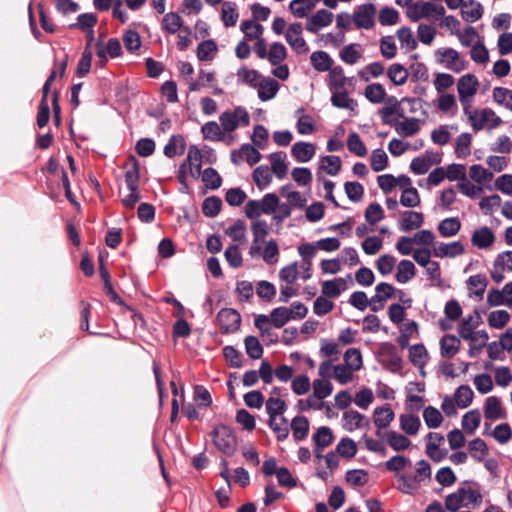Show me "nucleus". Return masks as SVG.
<instances>
[{"instance_id":"nucleus-1","label":"nucleus","mask_w":512,"mask_h":512,"mask_svg":"<svg viewBox=\"0 0 512 512\" xmlns=\"http://www.w3.org/2000/svg\"><path fill=\"white\" fill-rule=\"evenodd\" d=\"M125 167V183L130 193L122 200L126 208H134L135 204L141 199L138 191V182L140 179V164L137 158L133 155L129 157Z\"/></svg>"},{"instance_id":"nucleus-2","label":"nucleus","mask_w":512,"mask_h":512,"mask_svg":"<svg viewBox=\"0 0 512 512\" xmlns=\"http://www.w3.org/2000/svg\"><path fill=\"white\" fill-rule=\"evenodd\" d=\"M286 410L287 405L285 401L278 397L271 396L266 401V412L269 415L268 426L276 434V438L280 442L287 439L289 435V427L281 426L276 422V418L278 415L284 414Z\"/></svg>"},{"instance_id":"nucleus-3","label":"nucleus","mask_w":512,"mask_h":512,"mask_svg":"<svg viewBox=\"0 0 512 512\" xmlns=\"http://www.w3.org/2000/svg\"><path fill=\"white\" fill-rule=\"evenodd\" d=\"M212 440L217 449L226 456H232L237 450V438L233 430L220 424L212 430Z\"/></svg>"},{"instance_id":"nucleus-4","label":"nucleus","mask_w":512,"mask_h":512,"mask_svg":"<svg viewBox=\"0 0 512 512\" xmlns=\"http://www.w3.org/2000/svg\"><path fill=\"white\" fill-rule=\"evenodd\" d=\"M445 8L442 5H437L432 2H416L412 3L407 8V17L412 22H418L422 18H427L435 14L436 19H440L445 15Z\"/></svg>"},{"instance_id":"nucleus-5","label":"nucleus","mask_w":512,"mask_h":512,"mask_svg":"<svg viewBox=\"0 0 512 512\" xmlns=\"http://www.w3.org/2000/svg\"><path fill=\"white\" fill-rule=\"evenodd\" d=\"M220 124L224 132H232L239 125L248 126L250 123V117L247 110L241 106H238L234 111H225L219 117Z\"/></svg>"},{"instance_id":"nucleus-6","label":"nucleus","mask_w":512,"mask_h":512,"mask_svg":"<svg viewBox=\"0 0 512 512\" xmlns=\"http://www.w3.org/2000/svg\"><path fill=\"white\" fill-rule=\"evenodd\" d=\"M469 122L475 131L482 130L485 123H489L488 129L492 130L502 123V119L497 116L491 108H484L480 111L474 110L473 113H470Z\"/></svg>"},{"instance_id":"nucleus-7","label":"nucleus","mask_w":512,"mask_h":512,"mask_svg":"<svg viewBox=\"0 0 512 512\" xmlns=\"http://www.w3.org/2000/svg\"><path fill=\"white\" fill-rule=\"evenodd\" d=\"M222 334H233L240 329L241 315L233 308L221 309L216 317Z\"/></svg>"},{"instance_id":"nucleus-8","label":"nucleus","mask_w":512,"mask_h":512,"mask_svg":"<svg viewBox=\"0 0 512 512\" xmlns=\"http://www.w3.org/2000/svg\"><path fill=\"white\" fill-rule=\"evenodd\" d=\"M376 6L374 3H365L355 8L353 13V22L358 29H372L375 25L374 15Z\"/></svg>"},{"instance_id":"nucleus-9","label":"nucleus","mask_w":512,"mask_h":512,"mask_svg":"<svg viewBox=\"0 0 512 512\" xmlns=\"http://www.w3.org/2000/svg\"><path fill=\"white\" fill-rule=\"evenodd\" d=\"M396 292L393 285L387 282H380L375 287V295L370 299V309L372 312H378L383 308V302L391 298Z\"/></svg>"},{"instance_id":"nucleus-10","label":"nucleus","mask_w":512,"mask_h":512,"mask_svg":"<svg viewBox=\"0 0 512 512\" xmlns=\"http://www.w3.org/2000/svg\"><path fill=\"white\" fill-rule=\"evenodd\" d=\"M424 223V215L421 212L405 210L402 212V219L398 222V229L402 232H410L419 228Z\"/></svg>"},{"instance_id":"nucleus-11","label":"nucleus","mask_w":512,"mask_h":512,"mask_svg":"<svg viewBox=\"0 0 512 512\" xmlns=\"http://www.w3.org/2000/svg\"><path fill=\"white\" fill-rule=\"evenodd\" d=\"M315 154V146L312 143L298 141L291 148V155L299 163L309 162Z\"/></svg>"},{"instance_id":"nucleus-12","label":"nucleus","mask_w":512,"mask_h":512,"mask_svg":"<svg viewBox=\"0 0 512 512\" xmlns=\"http://www.w3.org/2000/svg\"><path fill=\"white\" fill-rule=\"evenodd\" d=\"M441 161V154H436L435 159H431L429 156H418L412 159L410 170L416 175H424L429 171L432 165L440 164Z\"/></svg>"},{"instance_id":"nucleus-13","label":"nucleus","mask_w":512,"mask_h":512,"mask_svg":"<svg viewBox=\"0 0 512 512\" xmlns=\"http://www.w3.org/2000/svg\"><path fill=\"white\" fill-rule=\"evenodd\" d=\"M286 157L287 155L283 151L273 152L268 156L271 162V173H274L279 180L284 179L288 173Z\"/></svg>"},{"instance_id":"nucleus-14","label":"nucleus","mask_w":512,"mask_h":512,"mask_svg":"<svg viewBox=\"0 0 512 512\" xmlns=\"http://www.w3.org/2000/svg\"><path fill=\"white\" fill-rule=\"evenodd\" d=\"M479 82L475 75L466 74L462 76L457 83L459 100L463 101L465 96H474L477 93Z\"/></svg>"},{"instance_id":"nucleus-15","label":"nucleus","mask_w":512,"mask_h":512,"mask_svg":"<svg viewBox=\"0 0 512 512\" xmlns=\"http://www.w3.org/2000/svg\"><path fill=\"white\" fill-rule=\"evenodd\" d=\"M343 420L345 421L344 428L347 431H353L370 425V420L360 412L356 410H348L343 414Z\"/></svg>"},{"instance_id":"nucleus-16","label":"nucleus","mask_w":512,"mask_h":512,"mask_svg":"<svg viewBox=\"0 0 512 512\" xmlns=\"http://www.w3.org/2000/svg\"><path fill=\"white\" fill-rule=\"evenodd\" d=\"M382 122L389 126H396L398 124L397 118H405V111L401 104L394 106H384L378 111Z\"/></svg>"},{"instance_id":"nucleus-17","label":"nucleus","mask_w":512,"mask_h":512,"mask_svg":"<svg viewBox=\"0 0 512 512\" xmlns=\"http://www.w3.org/2000/svg\"><path fill=\"white\" fill-rule=\"evenodd\" d=\"M465 251L464 245L460 241H453L445 244L441 243L438 247L434 248L433 255L435 257H451L462 255Z\"/></svg>"},{"instance_id":"nucleus-18","label":"nucleus","mask_w":512,"mask_h":512,"mask_svg":"<svg viewBox=\"0 0 512 512\" xmlns=\"http://www.w3.org/2000/svg\"><path fill=\"white\" fill-rule=\"evenodd\" d=\"M471 241L479 249H487L494 243L495 235L489 227L484 226L474 231Z\"/></svg>"},{"instance_id":"nucleus-19","label":"nucleus","mask_w":512,"mask_h":512,"mask_svg":"<svg viewBox=\"0 0 512 512\" xmlns=\"http://www.w3.org/2000/svg\"><path fill=\"white\" fill-rule=\"evenodd\" d=\"M279 88L280 85L275 79L266 77L259 83L258 97L263 102L269 101L276 96Z\"/></svg>"},{"instance_id":"nucleus-20","label":"nucleus","mask_w":512,"mask_h":512,"mask_svg":"<svg viewBox=\"0 0 512 512\" xmlns=\"http://www.w3.org/2000/svg\"><path fill=\"white\" fill-rule=\"evenodd\" d=\"M460 340L452 334H445L440 339V354L445 358H452L455 356L460 348Z\"/></svg>"},{"instance_id":"nucleus-21","label":"nucleus","mask_w":512,"mask_h":512,"mask_svg":"<svg viewBox=\"0 0 512 512\" xmlns=\"http://www.w3.org/2000/svg\"><path fill=\"white\" fill-rule=\"evenodd\" d=\"M484 417L487 420H498L505 417L501 401L496 396H489L484 402Z\"/></svg>"},{"instance_id":"nucleus-22","label":"nucleus","mask_w":512,"mask_h":512,"mask_svg":"<svg viewBox=\"0 0 512 512\" xmlns=\"http://www.w3.org/2000/svg\"><path fill=\"white\" fill-rule=\"evenodd\" d=\"M394 418V411L388 404L383 407H376L373 413V422L379 429L387 428Z\"/></svg>"},{"instance_id":"nucleus-23","label":"nucleus","mask_w":512,"mask_h":512,"mask_svg":"<svg viewBox=\"0 0 512 512\" xmlns=\"http://www.w3.org/2000/svg\"><path fill=\"white\" fill-rule=\"evenodd\" d=\"M396 477L401 482L397 486V490L406 495H413L418 485L422 482V478L412 474L406 475L404 473H398Z\"/></svg>"},{"instance_id":"nucleus-24","label":"nucleus","mask_w":512,"mask_h":512,"mask_svg":"<svg viewBox=\"0 0 512 512\" xmlns=\"http://www.w3.org/2000/svg\"><path fill=\"white\" fill-rule=\"evenodd\" d=\"M290 427L295 441L300 442L307 438L309 434V421L307 417L303 415L295 416L291 421Z\"/></svg>"},{"instance_id":"nucleus-25","label":"nucleus","mask_w":512,"mask_h":512,"mask_svg":"<svg viewBox=\"0 0 512 512\" xmlns=\"http://www.w3.org/2000/svg\"><path fill=\"white\" fill-rule=\"evenodd\" d=\"M330 101L334 107L340 109L353 111L357 107L356 100L350 98L346 90L339 91V89H336V91L332 93Z\"/></svg>"},{"instance_id":"nucleus-26","label":"nucleus","mask_w":512,"mask_h":512,"mask_svg":"<svg viewBox=\"0 0 512 512\" xmlns=\"http://www.w3.org/2000/svg\"><path fill=\"white\" fill-rule=\"evenodd\" d=\"M313 68L318 72L329 71L333 67V59L326 51H315L310 56Z\"/></svg>"},{"instance_id":"nucleus-27","label":"nucleus","mask_w":512,"mask_h":512,"mask_svg":"<svg viewBox=\"0 0 512 512\" xmlns=\"http://www.w3.org/2000/svg\"><path fill=\"white\" fill-rule=\"evenodd\" d=\"M409 75V70L400 63H393L387 69V77L396 86L404 85Z\"/></svg>"},{"instance_id":"nucleus-28","label":"nucleus","mask_w":512,"mask_h":512,"mask_svg":"<svg viewBox=\"0 0 512 512\" xmlns=\"http://www.w3.org/2000/svg\"><path fill=\"white\" fill-rule=\"evenodd\" d=\"M416 274V268L411 260L403 259L399 262L395 279L398 283L409 282Z\"/></svg>"},{"instance_id":"nucleus-29","label":"nucleus","mask_w":512,"mask_h":512,"mask_svg":"<svg viewBox=\"0 0 512 512\" xmlns=\"http://www.w3.org/2000/svg\"><path fill=\"white\" fill-rule=\"evenodd\" d=\"M346 289V282L343 278H335L323 282L322 293L327 298H337Z\"/></svg>"},{"instance_id":"nucleus-30","label":"nucleus","mask_w":512,"mask_h":512,"mask_svg":"<svg viewBox=\"0 0 512 512\" xmlns=\"http://www.w3.org/2000/svg\"><path fill=\"white\" fill-rule=\"evenodd\" d=\"M97 56L102 59H106V54L111 58H117L122 54V47L120 41L117 38H110L107 41L106 48L102 47L101 43H97Z\"/></svg>"},{"instance_id":"nucleus-31","label":"nucleus","mask_w":512,"mask_h":512,"mask_svg":"<svg viewBox=\"0 0 512 512\" xmlns=\"http://www.w3.org/2000/svg\"><path fill=\"white\" fill-rule=\"evenodd\" d=\"M410 362L419 369H423L428 360V352L423 344H414L409 349Z\"/></svg>"},{"instance_id":"nucleus-32","label":"nucleus","mask_w":512,"mask_h":512,"mask_svg":"<svg viewBox=\"0 0 512 512\" xmlns=\"http://www.w3.org/2000/svg\"><path fill=\"white\" fill-rule=\"evenodd\" d=\"M468 5L473 6V8L470 10L462 9V19L470 23L476 22L483 16V6L476 0H468L463 3V8H466Z\"/></svg>"},{"instance_id":"nucleus-33","label":"nucleus","mask_w":512,"mask_h":512,"mask_svg":"<svg viewBox=\"0 0 512 512\" xmlns=\"http://www.w3.org/2000/svg\"><path fill=\"white\" fill-rule=\"evenodd\" d=\"M385 440L394 451H403L407 449L411 441L405 436L396 431H388L385 433Z\"/></svg>"},{"instance_id":"nucleus-34","label":"nucleus","mask_w":512,"mask_h":512,"mask_svg":"<svg viewBox=\"0 0 512 512\" xmlns=\"http://www.w3.org/2000/svg\"><path fill=\"white\" fill-rule=\"evenodd\" d=\"M292 313L289 308L285 306H280L274 308L270 313L271 323L275 328H282L293 318Z\"/></svg>"},{"instance_id":"nucleus-35","label":"nucleus","mask_w":512,"mask_h":512,"mask_svg":"<svg viewBox=\"0 0 512 512\" xmlns=\"http://www.w3.org/2000/svg\"><path fill=\"white\" fill-rule=\"evenodd\" d=\"M252 178L256 186L260 190H263L271 183L272 173L267 165H260L254 169L252 173Z\"/></svg>"},{"instance_id":"nucleus-36","label":"nucleus","mask_w":512,"mask_h":512,"mask_svg":"<svg viewBox=\"0 0 512 512\" xmlns=\"http://www.w3.org/2000/svg\"><path fill=\"white\" fill-rule=\"evenodd\" d=\"M329 83L330 90L343 88L349 79L344 75V69L341 66H334L329 70ZM353 78L350 79L352 81Z\"/></svg>"},{"instance_id":"nucleus-37","label":"nucleus","mask_w":512,"mask_h":512,"mask_svg":"<svg viewBox=\"0 0 512 512\" xmlns=\"http://www.w3.org/2000/svg\"><path fill=\"white\" fill-rule=\"evenodd\" d=\"M474 397V392L469 385H460L454 393L455 402L461 409L467 408L471 405Z\"/></svg>"},{"instance_id":"nucleus-38","label":"nucleus","mask_w":512,"mask_h":512,"mask_svg":"<svg viewBox=\"0 0 512 512\" xmlns=\"http://www.w3.org/2000/svg\"><path fill=\"white\" fill-rule=\"evenodd\" d=\"M364 95L369 102L379 104L384 102L386 90L382 84L372 83L366 86Z\"/></svg>"},{"instance_id":"nucleus-39","label":"nucleus","mask_w":512,"mask_h":512,"mask_svg":"<svg viewBox=\"0 0 512 512\" xmlns=\"http://www.w3.org/2000/svg\"><path fill=\"white\" fill-rule=\"evenodd\" d=\"M481 414L478 409H472L466 412L462 417V428L468 434H473L479 427Z\"/></svg>"},{"instance_id":"nucleus-40","label":"nucleus","mask_w":512,"mask_h":512,"mask_svg":"<svg viewBox=\"0 0 512 512\" xmlns=\"http://www.w3.org/2000/svg\"><path fill=\"white\" fill-rule=\"evenodd\" d=\"M400 428L407 434V435H415L417 434L421 422L418 416L414 414H402L400 415Z\"/></svg>"},{"instance_id":"nucleus-41","label":"nucleus","mask_w":512,"mask_h":512,"mask_svg":"<svg viewBox=\"0 0 512 512\" xmlns=\"http://www.w3.org/2000/svg\"><path fill=\"white\" fill-rule=\"evenodd\" d=\"M315 0H292L289 8L291 13L297 18H305L316 4Z\"/></svg>"},{"instance_id":"nucleus-42","label":"nucleus","mask_w":512,"mask_h":512,"mask_svg":"<svg viewBox=\"0 0 512 512\" xmlns=\"http://www.w3.org/2000/svg\"><path fill=\"white\" fill-rule=\"evenodd\" d=\"M239 13L237 11V5L231 1H225L222 5L221 19L226 27H232L236 25Z\"/></svg>"},{"instance_id":"nucleus-43","label":"nucleus","mask_w":512,"mask_h":512,"mask_svg":"<svg viewBox=\"0 0 512 512\" xmlns=\"http://www.w3.org/2000/svg\"><path fill=\"white\" fill-rule=\"evenodd\" d=\"M98 17L94 13H82L78 15L77 22L69 24V29H80L83 32L91 30L97 24Z\"/></svg>"},{"instance_id":"nucleus-44","label":"nucleus","mask_w":512,"mask_h":512,"mask_svg":"<svg viewBox=\"0 0 512 512\" xmlns=\"http://www.w3.org/2000/svg\"><path fill=\"white\" fill-rule=\"evenodd\" d=\"M238 82L245 83L252 88L259 87V79L261 78V74L254 69H248L247 67H241L237 71Z\"/></svg>"},{"instance_id":"nucleus-45","label":"nucleus","mask_w":512,"mask_h":512,"mask_svg":"<svg viewBox=\"0 0 512 512\" xmlns=\"http://www.w3.org/2000/svg\"><path fill=\"white\" fill-rule=\"evenodd\" d=\"M461 228V222L457 217H450L442 220L438 225V231L443 237L456 235Z\"/></svg>"},{"instance_id":"nucleus-46","label":"nucleus","mask_w":512,"mask_h":512,"mask_svg":"<svg viewBox=\"0 0 512 512\" xmlns=\"http://www.w3.org/2000/svg\"><path fill=\"white\" fill-rule=\"evenodd\" d=\"M222 208V200L218 196H209L202 203V213L209 218L216 217Z\"/></svg>"},{"instance_id":"nucleus-47","label":"nucleus","mask_w":512,"mask_h":512,"mask_svg":"<svg viewBox=\"0 0 512 512\" xmlns=\"http://www.w3.org/2000/svg\"><path fill=\"white\" fill-rule=\"evenodd\" d=\"M217 50V44L213 39L204 40L197 47V58L199 61H210Z\"/></svg>"},{"instance_id":"nucleus-48","label":"nucleus","mask_w":512,"mask_h":512,"mask_svg":"<svg viewBox=\"0 0 512 512\" xmlns=\"http://www.w3.org/2000/svg\"><path fill=\"white\" fill-rule=\"evenodd\" d=\"M312 440L316 446L326 448L332 444L334 436L329 427L321 426L313 434Z\"/></svg>"},{"instance_id":"nucleus-49","label":"nucleus","mask_w":512,"mask_h":512,"mask_svg":"<svg viewBox=\"0 0 512 512\" xmlns=\"http://www.w3.org/2000/svg\"><path fill=\"white\" fill-rule=\"evenodd\" d=\"M468 447L471 452V457L477 462H482L484 457L489 453L486 442L481 438L471 440Z\"/></svg>"},{"instance_id":"nucleus-50","label":"nucleus","mask_w":512,"mask_h":512,"mask_svg":"<svg viewBox=\"0 0 512 512\" xmlns=\"http://www.w3.org/2000/svg\"><path fill=\"white\" fill-rule=\"evenodd\" d=\"M423 419L428 428L436 429L441 425L443 416L436 407L427 406L423 411Z\"/></svg>"},{"instance_id":"nucleus-51","label":"nucleus","mask_w":512,"mask_h":512,"mask_svg":"<svg viewBox=\"0 0 512 512\" xmlns=\"http://www.w3.org/2000/svg\"><path fill=\"white\" fill-rule=\"evenodd\" d=\"M244 344L246 353L251 359L257 360L262 357L264 349L256 336L245 337Z\"/></svg>"},{"instance_id":"nucleus-52","label":"nucleus","mask_w":512,"mask_h":512,"mask_svg":"<svg viewBox=\"0 0 512 512\" xmlns=\"http://www.w3.org/2000/svg\"><path fill=\"white\" fill-rule=\"evenodd\" d=\"M390 349V358L383 362V367L391 373H399L403 367V360L397 354L396 347L393 344H387Z\"/></svg>"},{"instance_id":"nucleus-53","label":"nucleus","mask_w":512,"mask_h":512,"mask_svg":"<svg viewBox=\"0 0 512 512\" xmlns=\"http://www.w3.org/2000/svg\"><path fill=\"white\" fill-rule=\"evenodd\" d=\"M345 365L352 371H359L362 368L363 360L361 351L357 348H349L344 353Z\"/></svg>"},{"instance_id":"nucleus-54","label":"nucleus","mask_w":512,"mask_h":512,"mask_svg":"<svg viewBox=\"0 0 512 512\" xmlns=\"http://www.w3.org/2000/svg\"><path fill=\"white\" fill-rule=\"evenodd\" d=\"M287 58V49L281 42H273L270 46L268 61L271 65H279Z\"/></svg>"},{"instance_id":"nucleus-55","label":"nucleus","mask_w":512,"mask_h":512,"mask_svg":"<svg viewBox=\"0 0 512 512\" xmlns=\"http://www.w3.org/2000/svg\"><path fill=\"white\" fill-rule=\"evenodd\" d=\"M347 147L351 153L358 157H364L367 154V148L361 140L359 134L356 132L349 134L347 138Z\"/></svg>"},{"instance_id":"nucleus-56","label":"nucleus","mask_w":512,"mask_h":512,"mask_svg":"<svg viewBox=\"0 0 512 512\" xmlns=\"http://www.w3.org/2000/svg\"><path fill=\"white\" fill-rule=\"evenodd\" d=\"M336 453L343 458H352L357 453V445L353 439L344 437L337 444Z\"/></svg>"},{"instance_id":"nucleus-57","label":"nucleus","mask_w":512,"mask_h":512,"mask_svg":"<svg viewBox=\"0 0 512 512\" xmlns=\"http://www.w3.org/2000/svg\"><path fill=\"white\" fill-rule=\"evenodd\" d=\"M202 181L205 183L206 187L211 190H216L222 185V177L213 167H208L203 170Z\"/></svg>"},{"instance_id":"nucleus-58","label":"nucleus","mask_w":512,"mask_h":512,"mask_svg":"<svg viewBox=\"0 0 512 512\" xmlns=\"http://www.w3.org/2000/svg\"><path fill=\"white\" fill-rule=\"evenodd\" d=\"M357 47H359V44L356 43L344 46L339 53L340 59L349 65L356 64L361 57L360 51L356 49Z\"/></svg>"},{"instance_id":"nucleus-59","label":"nucleus","mask_w":512,"mask_h":512,"mask_svg":"<svg viewBox=\"0 0 512 512\" xmlns=\"http://www.w3.org/2000/svg\"><path fill=\"white\" fill-rule=\"evenodd\" d=\"M400 204L407 208H414L420 205V196L415 187H409L403 190L400 196Z\"/></svg>"},{"instance_id":"nucleus-60","label":"nucleus","mask_w":512,"mask_h":512,"mask_svg":"<svg viewBox=\"0 0 512 512\" xmlns=\"http://www.w3.org/2000/svg\"><path fill=\"white\" fill-rule=\"evenodd\" d=\"M405 120L401 123L398 122L396 131L399 135L410 137L419 131L418 119L417 118H404Z\"/></svg>"},{"instance_id":"nucleus-61","label":"nucleus","mask_w":512,"mask_h":512,"mask_svg":"<svg viewBox=\"0 0 512 512\" xmlns=\"http://www.w3.org/2000/svg\"><path fill=\"white\" fill-rule=\"evenodd\" d=\"M472 136L470 133H461L456 139L455 153L458 158H466L470 154Z\"/></svg>"},{"instance_id":"nucleus-62","label":"nucleus","mask_w":512,"mask_h":512,"mask_svg":"<svg viewBox=\"0 0 512 512\" xmlns=\"http://www.w3.org/2000/svg\"><path fill=\"white\" fill-rule=\"evenodd\" d=\"M333 386L326 379H315L313 381V394L317 400H323L331 395Z\"/></svg>"},{"instance_id":"nucleus-63","label":"nucleus","mask_w":512,"mask_h":512,"mask_svg":"<svg viewBox=\"0 0 512 512\" xmlns=\"http://www.w3.org/2000/svg\"><path fill=\"white\" fill-rule=\"evenodd\" d=\"M163 29L170 34H175L183 26V20L178 13L170 12L163 17Z\"/></svg>"},{"instance_id":"nucleus-64","label":"nucleus","mask_w":512,"mask_h":512,"mask_svg":"<svg viewBox=\"0 0 512 512\" xmlns=\"http://www.w3.org/2000/svg\"><path fill=\"white\" fill-rule=\"evenodd\" d=\"M399 20V12L389 6L380 9L378 14V21L382 26L395 25Z\"/></svg>"}]
</instances>
